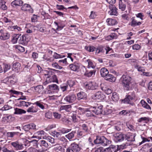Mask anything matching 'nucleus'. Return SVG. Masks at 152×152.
Instances as JSON below:
<instances>
[{"instance_id": "obj_12", "label": "nucleus", "mask_w": 152, "mask_h": 152, "mask_svg": "<svg viewBox=\"0 0 152 152\" xmlns=\"http://www.w3.org/2000/svg\"><path fill=\"white\" fill-rule=\"evenodd\" d=\"M124 139V134L122 133H117L114 137V140L116 142H121Z\"/></svg>"}, {"instance_id": "obj_52", "label": "nucleus", "mask_w": 152, "mask_h": 152, "mask_svg": "<svg viewBox=\"0 0 152 152\" xmlns=\"http://www.w3.org/2000/svg\"><path fill=\"white\" fill-rule=\"evenodd\" d=\"M71 130V129H68L65 128H62L59 130V131L62 134H65L69 132Z\"/></svg>"}, {"instance_id": "obj_39", "label": "nucleus", "mask_w": 152, "mask_h": 152, "mask_svg": "<svg viewBox=\"0 0 152 152\" xmlns=\"http://www.w3.org/2000/svg\"><path fill=\"white\" fill-rule=\"evenodd\" d=\"M31 104V103L26 102L24 101H21L19 102V105L21 106H24L26 107H28L29 105H30Z\"/></svg>"}, {"instance_id": "obj_41", "label": "nucleus", "mask_w": 152, "mask_h": 152, "mask_svg": "<svg viewBox=\"0 0 152 152\" xmlns=\"http://www.w3.org/2000/svg\"><path fill=\"white\" fill-rule=\"evenodd\" d=\"M65 57V55H61L58 54L56 52H55L53 55V58L54 59L61 58H64Z\"/></svg>"}, {"instance_id": "obj_7", "label": "nucleus", "mask_w": 152, "mask_h": 152, "mask_svg": "<svg viewBox=\"0 0 152 152\" xmlns=\"http://www.w3.org/2000/svg\"><path fill=\"white\" fill-rule=\"evenodd\" d=\"M84 88L86 90H94L98 87V85L94 82H89L84 84Z\"/></svg>"}, {"instance_id": "obj_36", "label": "nucleus", "mask_w": 152, "mask_h": 152, "mask_svg": "<svg viewBox=\"0 0 152 152\" xmlns=\"http://www.w3.org/2000/svg\"><path fill=\"white\" fill-rule=\"evenodd\" d=\"M76 132L75 131H72L71 132L65 135L66 138L69 140H71L75 136V134Z\"/></svg>"}, {"instance_id": "obj_18", "label": "nucleus", "mask_w": 152, "mask_h": 152, "mask_svg": "<svg viewBox=\"0 0 152 152\" xmlns=\"http://www.w3.org/2000/svg\"><path fill=\"white\" fill-rule=\"evenodd\" d=\"M77 99L78 100H85L87 99V95L83 91H80L77 94Z\"/></svg>"}, {"instance_id": "obj_28", "label": "nucleus", "mask_w": 152, "mask_h": 152, "mask_svg": "<svg viewBox=\"0 0 152 152\" xmlns=\"http://www.w3.org/2000/svg\"><path fill=\"white\" fill-rule=\"evenodd\" d=\"M100 74L101 76L103 77H105L109 73V71L108 70L105 68H102L100 70Z\"/></svg>"}, {"instance_id": "obj_9", "label": "nucleus", "mask_w": 152, "mask_h": 152, "mask_svg": "<svg viewBox=\"0 0 152 152\" xmlns=\"http://www.w3.org/2000/svg\"><path fill=\"white\" fill-rule=\"evenodd\" d=\"M136 135L135 133L129 132L127 134H124V139L128 141H134L135 140V137Z\"/></svg>"}, {"instance_id": "obj_16", "label": "nucleus", "mask_w": 152, "mask_h": 152, "mask_svg": "<svg viewBox=\"0 0 152 152\" xmlns=\"http://www.w3.org/2000/svg\"><path fill=\"white\" fill-rule=\"evenodd\" d=\"M21 9L22 11H28L31 13L33 12V11L31 6L29 4H25L22 5Z\"/></svg>"}, {"instance_id": "obj_56", "label": "nucleus", "mask_w": 152, "mask_h": 152, "mask_svg": "<svg viewBox=\"0 0 152 152\" xmlns=\"http://www.w3.org/2000/svg\"><path fill=\"white\" fill-rule=\"evenodd\" d=\"M56 127V125L55 124H50L45 129V130L48 131L52 129L55 128Z\"/></svg>"}, {"instance_id": "obj_29", "label": "nucleus", "mask_w": 152, "mask_h": 152, "mask_svg": "<svg viewBox=\"0 0 152 152\" xmlns=\"http://www.w3.org/2000/svg\"><path fill=\"white\" fill-rule=\"evenodd\" d=\"M26 111L23 109L16 108L15 109L14 114H15L21 115L23 114H25Z\"/></svg>"}, {"instance_id": "obj_51", "label": "nucleus", "mask_w": 152, "mask_h": 152, "mask_svg": "<svg viewBox=\"0 0 152 152\" xmlns=\"http://www.w3.org/2000/svg\"><path fill=\"white\" fill-rule=\"evenodd\" d=\"M119 9L122 11H124L126 8L125 4H123L122 2H119Z\"/></svg>"}, {"instance_id": "obj_49", "label": "nucleus", "mask_w": 152, "mask_h": 152, "mask_svg": "<svg viewBox=\"0 0 152 152\" xmlns=\"http://www.w3.org/2000/svg\"><path fill=\"white\" fill-rule=\"evenodd\" d=\"M141 137L142 140L141 142H140V145H141L146 142H150V139H149V138H148H148H147L144 137L142 136H141Z\"/></svg>"}, {"instance_id": "obj_4", "label": "nucleus", "mask_w": 152, "mask_h": 152, "mask_svg": "<svg viewBox=\"0 0 152 152\" xmlns=\"http://www.w3.org/2000/svg\"><path fill=\"white\" fill-rule=\"evenodd\" d=\"M111 141L107 139L104 136H97L96 139L94 140V143L95 144H101L103 146L109 145L111 143Z\"/></svg>"}, {"instance_id": "obj_2", "label": "nucleus", "mask_w": 152, "mask_h": 152, "mask_svg": "<svg viewBox=\"0 0 152 152\" xmlns=\"http://www.w3.org/2000/svg\"><path fill=\"white\" fill-rule=\"evenodd\" d=\"M122 85L124 90L128 91L131 84L132 78L127 75H123L121 78Z\"/></svg>"}, {"instance_id": "obj_33", "label": "nucleus", "mask_w": 152, "mask_h": 152, "mask_svg": "<svg viewBox=\"0 0 152 152\" xmlns=\"http://www.w3.org/2000/svg\"><path fill=\"white\" fill-rule=\"evenodd\" d=\"M88 123H86V124H82L80 126L82 129L84 131V132L87 134L88 133L89 129L88 126Z\"/></svg>"}, {"instance_id": "obj_26", "label": "nucleus", "mask_w": 152, "mask_h": 152, "mask_svg": "<svg viewBox=\"0 0 152 152\" xmlns=\"http://www.w3.org/2000/svg\"><path fill=\"white\" fill-rule=\"evenodd\" d=\"M71 105L70 104L62 105L60 107L59 110L61 111L63 110H65L67 112H70L71 110Z\"/></svg>"}, {"instance_id": "obj_30", "label": "nucleus", "mask_w": 152, "mask_h": 152, "mask_svg": "<svg viewBox=\"0 0 152 152\" xmlns=\"http://www.w3.org/2000/svg\"><path fill=\"white\" fill-rule=\"evenodd\" d=\"M111 99L114 102H117L118 101L119 99L118 94L116 92H113L112 94Z\"/></svg>"}, {"instance_id": "obj_13", "label": "nucleus", "mask_w": 152, "mask_h": 152, "mask_svg": "<svg viewBox=\"0 0 152 152\" xmlns=\"http://www.w3.org/2000/svg\"><path fill=\"white\" fill-rule=\"evenodd\" d=\"M76 99V97L75 94L69 95L66 96L64 99V100L69 103H72L74 102Z\"/></svg>"}, {"instance_id": "obj_47", "label": "nucleus", "mask_w": 152, "mask_h": 152, "mask_svg": "<svg viewBox=\"0 0 152 152\" xmlns=\"http://www.w3.org/2000/svg\"><path fill=\"white\" fill-rule=\"evenodd\" d=\"M51 66L52 67L57 69H61L63 68L62 67L60 66L56 62L53 63L51 64Z\"/></svg>"}, {"instance_id": "obj_32", "label": "nucleus", "mask_w": 152, "mask_h": 152, "mask_svg": "<svg viewBox=\"0 0 152 152\" xmlns=\"http://www.w3.org/2000/svg\"><path fill=\"white\" fill-rule=\"evenodd\" d=\"M37 106L39 107L42 109H44L45 108V104L41 102L40 101H37L34 103Z\"/></svg>"}, {"instance_id": "obj_44", "label": "nucleus", "mask_w": 152, "mask_h": 152, "mask_svg": "<svg viewBox=\"0 0 152 152\" xmlns=\"http://www.w3.org/2000/svg\"><path fill=\"white\" fill-rule=\"evenodd\" d=\"M117 38V34L115 33H112L109 36L107 37V38L110 40L116 39Z\"/></svg>"}, {"instance_id": "obj_5", "label": "nucleus", "mask_w": 152, "mask_h": 152, "mask_svg": "<svg viewBox=\"0 0 152 152\" xmlns=\"http://www.w3.org/2000/svg\"><path fill=\"white\" fill-rule=\"evenodd\" d=\"M81 149L78 144L74 142L71 143L66 148V152H79Z\"/></svg>"}, {"instance_id": "obj_22", "label": "nucleus", "mask_w": 152, "mask_h": 152, "mask_svg": "<svg viewBox=\"0 0 152 152\" xmlns=\"http://www.w3.org/2000/svg\"><path fill=\"white\" fill-rule=\"evenodd\" d=\"M69 66L71 70L74 71H77L80 68L79 64L76 63L70 64Z\"/></svg>"}, {"instance_id": "obj_23", "label": "nucleus", "mask_w": 152, "mask_h": 152, "mask_svg": "<svg viewBox=\"0 0 152 152\" xmlns=\"http://www.w3.org/2000/svg\"><path fill=\"white\" fill-rule=\"evenodd\" d=\"M53 150L55 152H65L64 148L59 145H56L53 146Z\"/></svg>"}, {"instance_id": "obj_19", "label": "nucleus", "mask_w": 152, "mask_h": 152, "mask_svg": "<svg viewBox=\"0 0 152 152\" xmlns=\"http://www.w3.org/2000/svg\"><path fill=\"white\" fill-rule=\"evenodd\" d=\"M21 67L20 64L18 62H14L12 66L13 70L17 72H18L20 69Z\"/></svg>"}, {"instance_id": "obj_3", "label": "nucleus", "mask_w": 152, "mask_h": 152, "mask_svg": "<svg viewBox=\"0 0 152 152\" xmlns=\"http://www.w3.org/2000/svg\"><path fill=\"white\" fill-rule=\"evenodd\" d=\"M135 94L134 92L129 93L128 94L126 95L125 99L121 100V103L129 104L133 106L134 104L132 101L135 100Z\"/></svg>"}, {"instance_id": "obj_50", "label": "nucleus", "mask_w": 152, "mask_h": 152, "mask_svg": "<svg viewBox=\"0 0 152 152\" xmlns=\"http://www.w3.org/2000/svg\"><path fill=\"white\" fill-rule=\"evenodd\" d=\"M38 141H37L35 140H34L30 142V145H33V146L34 147H38L39 145H38Z\"/></svg>"}, {"instance_id": "obj_35", "label": "nucleus", "mask_w": 152, "mask_h": 152, "mask_svg": "<svg viewBox=\"0 0 152 152\" xmlns=\"http://www.w3.org/2000/svg\"><path fill=\"white\" fill-rule=\"evenodd\" d=\"M50 89L54 90L55 92H58L59 90L58 86L56 84H52L49 86Z\"/></svg>"}, {"instance_id": "obj_64", "label": "nucleus", "mask_w": 152, "mask_h": 152, "mask_svg": "<svg viewBox=\"0 0 152 152\" xmlns=\"http://www.w3.org/2000/svg\"><path fill=\"white\" fill-rule=\"evenodd\" d=\"M68 85L70 87H73L75 85V82L74 80H69L67 81Z\"/></svg>"}, {"instance_id": "obj_58", "label": "nucleus", "mask_w": 152, "mask_h": 152, "mask_svg": "<svg viewBox=\"0 0 152 152\" xmlns=\"http://www.w3.org/2000/svg\"><path fill=\"white\" fill-rule=\"evenodd\" d=\"M135 68L137 69L138 71L141 72H142V73L144 71H145V69L143 67L138 65H136L135 66Z\"/></svg>"}, {"instance_id": "obj_43", "label": "nucleus", "mask_w": 152, "mask_h": 152, "mask_svg": "<svg viewBox=\"0 0 152 152\" xmlns=\"http://www.w3.org/2000/svg\"><path fill=\"white\" fill-rule=\"evenodd\" d=\"M43 58L44 60L50 62L53 61L54 59L53 57H50L46 55L43 56Z\"/></svg>"}, {"instance_id": "obj_59", "label": "nucleus", "mask_w": 152, "mask_h": 152, "mask_svg": "<svg viewBox=\"0 0 152 152\" xmlns=\"http://www.w3.org/2000/svg\"><path fill=\"white\" fill-rule=\"evenodd\" d=\"M128 146V144L127 143H123L121 145L118 146V147L119 149H124L126 148Z\"/></svg>"}, {"instance_id": "obj_42", "label": "nucleus", "mask_w": 152, "mask_h": 152, "mask_svg": "<svg viewBox=\"0 0 152 152\" xmlns=\"http://www.w3.org/2000/svg\"><path fill=\"white\" fill-rule=\"evenodd\" d=\"M34 89L36 92L40 93L43 89V87L42 86L39 85L35 87Z\"/></svg>"}, {"instance_id": "obj_14", "label": "nucleus", "mask_w": 152, "mask_h": 152, "mask_svg": "<svg viewBox=\"0 0 152 152\" xmlns=\"http://www.w3.org/2000/svg\"><path fill=\"white\" fill-rule=\"evenodd\" d=\"M81 69L86 71L84 74V75L85 76L88 77H91L93 75H95L96 72V70H91L90 71L87 70L85 66H83Z\"/></svg>"}, {"instance_id": "obj_10", "label": "nucleus", "mask_w": 152, "mask_h": 152, "mask_svg": "<svg viewBox=\"0 0 152 152\" xmlns=\"http://www.w3.org/2000/svg\"><path fill=\"white\" fill-rule=\"evenodd\" d=\"M10 144L15 150H21L24 148L23 145L17 141L12 142Z\"/></svg>"}, {"instance_id": "obj_17", "label": "nucleus", "mask_w": 152, "mask_h": 152, "mask_svg": "<svg viewBox=\"0 0 152 152\" xmlns=\"http://www.w3.org/2000/svg\"><path fill=\"white\" fill-rule=\"evenodd\" d=\"M131 21L129 24L132 27H134L140 26L142 24L140 22H138L135 19V17H133L131 18Z\"/></svg>"}, {"instance_id": "obj_60", "label": "nucleus", "mask_w": 152, "mask_h": 152, "mask_svg": "<svg viewBox=\"0 0 152 152\" xmlns=\"http://www.w3.org/2000/svg\"><path fill=\"white\" fill-rule=\"evenodd\" d=\"M86 134L87 133L85 132L80 131L78 132L77 135L78 137H80L85 136Z\"/></svg>"}, {"instance_id": "obj_57", "label": "nucleus", "mask_w": 152, "mask_h": 152, "mask_svg": "<svg viewBox=\"0 0 152 152\" xmlns=\"http://www.w3.org/2000/svg\"><path fill=\"white\" fill-rule=\"evenodd\" d=\"M61 120L64 124H69V122H70L69 119L65 117L62 118Z\"/></svg>"}, {"instance_id": "obj_34", "label": "nucleus", "mask_w": 152, "mask_h": 152, "mask_svg": "<svg viewBox=\"0 0 152 152\" xmlns=\"http://www.w3.org/2000/svg\"><path fill=\"white\" fill-rule=\"evenodd\" d=\"M20 34H14L12 37L11 39V42L13 44L17 43L18 40L19 39Z\"/></svg>"}, {"instance_id": "obj_37", "label": "nucleus", "mask_w": 152, "mask_h": 152, "mask_svg": "<svg viewBox=\"0 0 152 152\" xmlns=\"http://www.w3.org/2000/svg\"><path fill=\"white\" fill-rule=\"evenodd\" d=\"M38 109L36 107L32 106L27 110V112L29 113H36L38 111Z\"/></svg>"}, {"instance_id": "obj_54", "label": "nucleus", "mask_w": 152, "mask_h": 152, "mask_svg": "<svg viewBox=\"0 0 152 152\" xmlns=\"http://www.w3.org/2000/svg\"><path fill=\"white\" fill-rule=\"evenodd\" d=\"M105 50L102 47H99L97 48L96 50V53L99 54L100 53H103L104 52Z\"/></svg>"}, {"instance_id": "obj_38", "label": "nucleus", "mask_w": 152, "mask_h": 152, "mask_svg": "<svg viewBox=\"0 0 152 152\" xmlns=\"http://www.w3.org/2000/svg\"><path fill=\"white\" fill-rule=\"evenodd\" d=\"M85 48L87 51L91 52L94 51L96 48L92 45H89L88 46H86Z\"/></svg>"}, {"instance_id": "obj_1", "label": "nucleus", "mask_w": 152, "mask_h": 152, "mask_svg": "<svg viewBox=\"0 0 152 152\" xmlns=\"http://www.w3.org/2000/svg\"><path fill=\"white\" fill-rule=\"evenodd\" d=\"M47 76L46 80L43 83L44 85L51 82L58 83V81L56 75L51 71H47V74L45 75Z\"/></svg>"}, {"instance_id": "obj_25", "label": "nucleus", "mask_w": 152, "mask_h": 152, "mask_svg": "<svg viewBox=\"0 0 152 152\" xmlns=\"http://www.w3.org/2000/svg\"><path fill=\"white\" fill-rule=\"evenodd\" d=\"M140 103L141 104L142 106L144 108L149 111L151 110V107L144 100H142Z\"/></svg>"}, {"instance_id": "obj_62", "label": "nucleus", "mask_w": 152, "mask_h": 152, "mask_svg": "<svg viewBox=\"0 0 152 152\" xmlns=\"http://www.w3.org/2000/svg\"><path fill=\"white\" fill-rule=\"evenodd\" d=\"M107 83H105L101 84V88L102 90L104 91L107 88H109L107 86Z\"/></svg>"}, {"instance_id": "obj_11", "label": "nucleus", "mask_w": 152, "mask_h": 152, "mask_svg": "<svg viewBox=\"0 0 152 152\" xmlns=\"http://www.w3.org/2000/svg\"><path fill=\"white\" fill-rule=\"evenodd\" d=\"M0 39L3 40H5L9 39L10 37V34L4 29L0 30Z\"/></svg>"}, {"instance_id": "obj_63", "label": "nucleus", "mask_w": 152, "mask_h": 152, "mask_svg": "<svg viewBox=\"0 0 152 152\" xmlns=\"http://www.w3.org/2000/svg\"><path fill=\"white\" fill-rule=\"evenodd\" d=\"M4 72H6L7 70L10 69L11 68V66L9 64H4Z\"/></svg>"}, {"instance_id": "obj_31", "label": "nucleus", "mask_w": 152, "mask_h": 152, "mask_svg": "<svg viewBox=\"0 0 152 152\" xmlns=\"http://www.w3.org/2000/svg\"><path fill=\"white\" fill-rule=\"evenodd\" d=\"M106 22L110 26H113L116 25L117 23V21L115 19H113L112 18H108L107 19Z\"/></svg>"}, {"instance_id": "obj_20", "label": "nucleus", "mask_w": 152, "mask_h": 152, "mask_svg": "<svg viewBox=\"0 0 152 152\" xmlns=\"http://www.w3.org/2000/svg\"><path fill=\"white\" fill-rule=\"evenodd\" d=\"M102 106H100L98 107H94L92 111L96 115H99L102 113Z\"/></svg>"}, {"instance_id": "obj_27", "label": "nucleus", "mask_w": 152, "mask_h": 152, "mask_svg": "<svg viewBox=\"0 0 152 152\" xmlns=\"http://www.w3.org/2000/svg\"><path fill=\"white\" fill-rule=\"evenodd\" d=\"M105 79L110 82H114L116 80V78L114 75L110 74H108L105 77Z\"/></svg>"}, {"instance_id": "obj_21", "label": "nucleus", "mask_w": 152, "mask_h": 152, "mask_svg": "<svg viewBox=\"0 0 152 152\" xmlns=\"http://www.w3.org/2000/svg\"><path fill=\"white\" fill-rule=\"evenodd\" d=\"M117 9L115 6H113L110 8V10L108 12V14L111 15L117 16L118 14Z\"/></svg>"}, {"instance_id": "obj_24", "label": "nucleus", "mask_w": 152, "mask_h": 152, "mask_svg": "<svg viewBox=\"0 0 152 152\" xmlns=\"http://www.w3.org/2000/svg\"><path fill=\"white\" fill-rule=\"evenodd\" d=\"M38 145L41 147L42 148H47L48 145L46 141L44 140H40L38 142Z\"/></svg>"}, {"instance_id": "obj_45", "label": "nucleus", "mask_w": 152, "mask_h": 152, "mask_svg": "<svg viewBox=\"0 0 152 152\" xmlns=\"http://www.w3.org/2000/svg\"><path fill=\"white\" fill-rule=\"evenodd\" d=\"M5 2L4 1L1 0L0 1V7L3 10H6L7 9V7L5 4Z\"/></svg>"}, {"instance_id": "obj_48", "label": "nucleus", "mask_w": 152, "mask_h": 152, "mask_svg": "<svg viewBox=\"0 0 152 152\" xmlns=\"http://www.w3.org/2000/svg\"><path fill=\"white\" fill-rule=\"evenodd\" d=\"M16 49H17L18 50L21 52H23L25 51L24 48L19 45H17L15 46Z\"/></svg>"}, {"instance_id": "obj_53", "label": "nucleus", "mask_w": 152, "mask_h": 152, "mask_svg": "<svg viewBox=\"0 0 152 152\" xmlns=\"http://www.w3.org/2000/svg\"><path fill=\"white\" fill-rule=\"evenodd\" d=\"M60 88L63 92L66 91L68 87L67 84H63L60 86Z\"/></svg>"}, {"instance_id": "obj_8", "label": "nucleus", "mask_w": 152, "mask_h": 152, "mask_svg": "<svg viewBox=\"0 0 152 152\" xmlns=\"http://www.w3.org/2000/svg\"><path fill=\"white\" fill-rule=\"evenodd\" d=\"M91 97L94 99L102 100L105 98V96L102 92L98 91L92 95Z\"/></svg>"}, {"instance_id": "obj_40", "label": "nucleus", "mask_w": 152, "mask_h": 152, "mask_svg": "<svg viewBox=\"0 0 152 152\" xmlns=\"http://www.w3.org/2000/svg\"><path fill=\"white\" fill-rule=\"evenodd\" d=\"M86 63L88 64V68L91 67L93 69L95 68V66L94 65L92 61L89 59L87 60L86 61Z\"/></svg>"}, {"instance_id": "obj_15", "label": "nucleus", "mask_w": 152, "mask_h": 152, "mask_svg": "<svg viewBox=\"0 0 152 152\" xmlns=\"http://www.w3.org/2000/svg\"><path fill=\"white\" fill-rule=\"evenodd\" d=\"M23 2L22 0H14L11 4V5L14 7H21L23 5Z\"/></svg>"}, {"instance_id": "obj_46", "label": "nucleus", "mask_w": 152, "mask_h": 152, "mask_svg": "<svg viewBox=\"0 0 152 152\" xmlns=\"http://www.w3.org/2000/svg\"><path fill=\"white\" fill-rule=\"evenodd\" d=\"M10 28L12 30L15 31H20L22 30V28L20 27L17 25L12 26Z\"/></svg>"}, {"instance_id": "obj_6", "label": "nucleus", "mask_w": 152, "mask_h": 152, "mask_svg": "<svg viewBox=\"0 0 152 152\" xmlns=\"http://www.w3.org/2000/svg\"><path fill=\"white\" fill-rule=\"evenodd\" d=\"M30 37L27 34H25L22 35H20L18 43L20 44L26 45L30 40Z\"/></svg>"}, {"instance_id": "obj_61", "label": "nucleus", "mask_w": 152, "mask_h": 152, "mask_svg": "<svg viewBox=\"0 0 152 152\" xmlns=\"http://www.w3.org/2000/svg\"><path fill=\"white\" fill-rule=\"evenodd\" d=\"M45 117L47 118L50 119L52 118V114L51 112L48 111L45 114Z\"/></svg>"}, {"instance_id": "obj_55", "label": "nucleus", "mask_w": 152, "mask_h": 152, "mask_svg": "<svg viewBox=\"0 0 152 152\" xmlns=\"http://www.w3.org/2000/svg\"><path fill=\"white\" fill-rule=\"evenodd\" d=\"M58 62L60 63V64L63 65H65L68 64L66 58H65L64 59L59 60L58 61Z\"/></svg>"}]
</instances>
